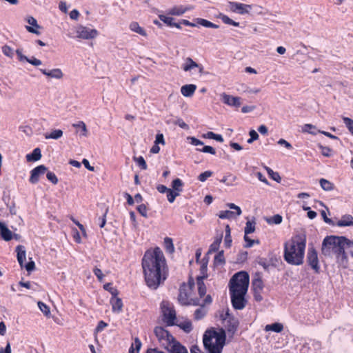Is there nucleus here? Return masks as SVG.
<instances>
[{
	"label": "nucleus",
	"instance_id": "nucleus-1",
	"mask_svg": "<svg viewBox=\"0 0 353 353\" xmlns=\"http://www.w3.org/2000/svg\"><path fill=\"white\" fill-rule=\"evenodd\" d=\"M142 268L147 285L156 290L166 279V262L161 250L157 247L145 252Z\"/></svg>",
	"mask_w": 353,
	"mask_h": 353
},
{
	"label": "nucleus",
	"instance_id": "nucleus-2",
	"mask_svg": "<svg viewBox=\"0 0 353 353\" xmlns=\"http://www.w3.org/2000/svg\"><path fill=\"white\" fill-rule=\"evenodd\" d=\"M306 237L298 234L284 244V260L290 265H301L303 263Z\"/></svg>",
	"mask_w": 353,
	"mask_h": 353
},
{
	"label": "nucleus",
	"instance_id": "nucleus-3",
	"mask_svg": "<svg viewBox=\"0 0 353 353\" xmlns=\"http://www.w3.org/2000/svg\"><path fill=\"white\" fill-rule=\"evenodd\" d=\"M351 248L350 254L353 257V241L345 236H327L322 243L321 252L324 256L336 255L343 250Z\"/></svg>",
	"mask_w": 353,
	"mask_h": 353
},
{
	"label": "nucleus",
	"instance_id": "nucleus-4",
	"mask_svg": "<svg viewBox=\"0 0 353 353\" xmlns=\"http://www.w3.org/2000/svg\"><path fill=\"white\" fill-rule=\"evenodd\" d=\"M226 340L225 332L214 328L207 330L203 336V345L208 353H221Z\"/></svg>",
	"mask_w": 353,
	"mask_h": 353
},
{
	"label": "nucleus",
	"instance_id": "nucleus-5",
	"mask_svg": "<svg viewBox=\"0 0 353 353\" xmlns=\"http://www.w3.org/2000/svg\"><path fill=\"white\" fill-rule=\"evenodd\" d=\"M154 332L161 345L170 353H188L187 349L163 327H156Z\"/></svg>",
	"mask_w": 353,
	"mask_h": 353
},
{
	"label": "nucleus",
	"instance_id": "nucleus-6",
	"mask_svg": "<svg viewBox=\"0 0 353 353\" xmlns=\"http://www.w3.org/2000/svg\"><path fill=\"white\" fill-rule=\"evenodd\" d=\"M249 274L244 271L236 273L230 281V289L237 291H248L249 286Z\"/></svg>",
	"mask_w": 353,
	"mask_h": 353
},
{
	"label": "nucleus",
	"instance_id": "nucleus-7",
	"mask_svg": "<svg viewBox=\"0 0 353 353\" xmlns=\"http://www.w3.org/2000/svg\"><path fill=\"white\" fill-rule=\"evenodd\" d=\"M161 308L163 314V321L166 325L168 326L176 325V315L173 305L170 302L163 301L161 304Z\"/></svg>",
	"mask_w": 353,
	"mask_h": 353
},
{
	"label": "nucleus",
	"instance_id": "nucleus-8",
	"mask_svg": "<svg viewBox=\"0 0 353 353\" xmlns=\"http://www.w3.org/2000/svg\"><path fill=\"white\" fill-rule=\"evenodd\" d=\"M229 290L231 297V303L233 307L235 310H243L247 304V300L245 299V296L248 291H237L235 290Z\"/></svg>",
	"mask_w": 353,
	"mask_h": 353
},
{
	"label": "nucleus",
	"instance_id": "nucleus-9",
	"mask_svg": "<svg viewBox=\"0 0 353 353\" xmlns=\"http://www.w3.org/2000/svg\"><path fill=\"white\" fill-rule=\"evenodd\" d=\"M306 261L308 265L314 270L315 273H320L321 267L319 265L318 252L313 246L310 247L307 249Z\"/></svg>",
	"mask_w": 353,
	"mask_h": 353
},
{
	"label": "nucleus",
	"instance_id": "nucleus-10",
	"mask_svg": "<svg viewBox=\"0 0 353 353\" xmlns=\"http://www.w3.org/2000/svg\"><path fill=\"white\" fill-rule=\"evenodd\" d=\"M77 37L82 39H92L99 35V32L96 29H92L83 26H79L76 30Z\"/></svg>",
	"mask_w": 353,
	"mask_h": 353
},
{
	"label": "nucleus",
	"instance_id": "nucleus-11",
	"mask_svg": "<svg viewBox=\"0 0 353 353\" xmlns=\"http://www.w3.org/2000/svg\"><path fill=\"white\" fill-rule=\"evenodd\" d=\"M48 168L44 165H40L32 169L30 172L29 181L32 184H36L39 181V177L43 175Z\"/></svg>",
	"mask_w": 353,
	"mask_h": 353
},
{
	"label": "nucleus",
	"instance_id": "nucleus-12",
	"mask_svg": "<svg viewBox=\"0 0 353 353\" xmlns=\"http://www.w3.org/2000/svg\"><path fill=\"white\" fill-rule=\"evenodd\" d=\"M229 6L231 11L244 14L248 13L251 10V6L239 2H229Z\"/></svg>",
	"mask_w": 353,
	"mask_h": 353
},
{
	"label": "nucleus",
	"instance_id": "nucleus-13",
	"mask_svg": "<svg viewBox=\"0 0 353 353\" xmlns=\"http://www.w3.org/2000/svg\"><path fill=\"white\" fill-rule=\"evenodd\" d=\"M221 97L222 101L230 106L239 108L241 104L240 97H233L225 93H223Z\"/></svg>",
	"mask_w": 353,
	"mask_h": 353
},
{
	"label": "nucleus",
	"instance_id": "nucleus-14",
	"mask_svg": "<svg viewBox=\"0 0 353 353\" xmlns=\"http://www.w3.org/2000/svg\"><path fill=\"white\" fill-rule=\"evenodd\" d=\"M225 316V319H228V331L234 334L238 328L239 324V321L234 316H232L228 312H226Z\"/></svg>",
	"mask_w": 353,
	"mask_h": 353
},
{
	"label": "nucleus",
	"instance_id": "nucleus-15",
	"mask_svg": "<svg viewBox=\"0 0 353 353\" xmlns=\"http://www.w3.org/2000/svg\"><path fill=\"white\" fill-rule=\"evenodd\" d=\"M39 71L44 75L56 79H61L63 77V73L59 68H54L50 70H48L46 69L40 68Z\"/></svg>",
	"mask_w": 353,
	"mask_h": 353
},
{
	"label": "nucleus",
	"instance_id": "nucleus-16",
	"mask_svg": "<svg viewBox=\"0 0 353 353\" xmlns=\"http://www.w3.org/2000/svg\"><path fill=\"white\" fill-rule=\"evenodd\" d=\"M178 301L181 305H185L189 301L188 286L184 283L180 286Z\"/></svg>",
	"mask_w": 353,
	"mask_h": 353
},
{
	"label": "nucleus",
	"instance_id": "nucleus-17",
	"mask_svg": "<svg viewBox=\"0 0 353 353\" xmlns=\"http://www.w3.org/2000/svg\"><path fill=\"white\" fill-rule=\"evenodd\" d=\"M264 284L260 273H256L252 281V289L253 291H263Z\"/></svg>",
	"mask_w": 353,
	"mask_h": 353
},
{
	"label": "nucleus",
	"instance_id": "nucleus-18",
	"mask_svg": "<svg viewBox=\"0 0 353 353\" xmlns=\"http://www.w3.org/2000/svg\"><path fill=\"white\" fill-rule=\"evenodd\" d=\"M0 235L6 241H10L12 237V232L8 228L6 225L1 221H0Z\"/></svg>",
	"mask_w": 353,
	"mask_h": 353
},
{
	"label": "nucleus",
	"instance_id": "nucleus-19",
	"mask_svg": "<svg viewBox=\"0 0 353 353\" xmlns=\"http://www.w3.org/2000/svg\"><path fill=\"white\" fill-rule=\"evenodd\" d=\"M335 225L339 227L353 226V217L350 214H345Z\"/></svg>",
	"mask_w": 353,
	"mask_h": 353
},
{
	"label": "nucleus",
	"instance_id": "nucleus-20",
	"mask_svg": "<svg viewBox=\"0 0 353 353\" xmlns=\"http://www.w3.org/2000/svg\"><path fill=\"white\" fill-rule=\"evenodd\" d=\"M196 89V85L194 84H186L181 87V92L185 97H192Z\"/></svg>",
	"mask_w": 353,
	"mask_h": 353
},
{
	"label": "nucleus",
	"instance_id": "nucleus-21",
	"mask_svg": "<svg viewBox=\"0 0 353 353\" xmlns=\"http://www.w3.org/2000/svg\"><path fill=\"white\" fill-rule=\"evenodd\" d=\"M190 9V8L184 7L183 6H174L167 11V14L170 15L181 16Z\"/></svg>",
	"mask_w": 353,
	"mask_h": 353
},
{
	"label": "nucleus",
	"instance_id": "nucleus-22",
	"mask_svg": "<svg viewBox=\"0 0 353 353\" xmlns=\"http://www.w3.org/2000/svg\"><path fill=\"white\" fill-rule=\"evenodd\" d=\"M41 156L40 148H36L31 153L28 154L26 158L28 162H34L39 161L41 158Z\"/></svg>",
	"mask_w": 353,
	"mask_h": 353
},
{
	"label": "nucleus",
	"instance_id": "nucleus-23",
	"mask_svg": "<svg viewBox=\"0 0 353 353\" xmlns=\"http://www.w3.org/2000/svg\"><path fill=\"white\" fill-rule=\"evenodd\" d=\"M110 303L114 312L119 313L122 310L123 303L121 299L116 297V296H113L111 299Z\"/></svg>",
	"mask_w": 353,
	"mask_h": 353
},
{
	"label": "nucleus",
	"instance_id": "nucleus-24",
	"mask_svg": "<svg viewBox=\"0 0 353 353\" xmlns=\"http://www.w3.org/2000/svg\"><path fill=\"white\" fill-rule=\"evenodd\" d=\"M16 252H17V261L23 267V262L26 260V250L24 246L19 245L16 248Z\"/></svg>",
	"mask_w": 353,
	"mask_h": 353
},
{
	"label": "nucleus",
	"instance_id": "nucleus-25",
	"mask_svg": "<svg viewBox=\"0 0 353 353\" xmlns=\"http://www.w3.org/2000/svg\"><path fill=\"white\" fill-rule=\"evenodd\" d=\"M335 256L336 262L340 266L343 268H346L347 266L348 260L345 250H343L340 254H337Z\"/></svg>",
	"mask_w": 353,
	"mask_h": 353
},
{
	"label": "nucleus",
	"instance_id": "nucleus-26",
	"mask_svg": "<svg viewBox=\"0 0 353 353\" xmlns=\"http://www.w3.org/2000/svg\"><path fill=\"white\" fill-rule=\"evenodd\" d=\"M196 67H199V65L196 63L192 59H191L190 57H188L186 59H185V63L183 65V70L185 72H188V71H190L192 69L196 68Z\"/></svg>",
	"mask_w": 353,
	"mask_h": 353
},
{
	"label": "nucleus",
	"instance_id": "nucleus-27",
	"mask_svg": "<svg viewBox=\"0 0 353 353\" xmlns=\"http://www.w3.org/2000/svg\"><path fill=\"white\" fill-rule=\"evenodd\" d=\"M283 330V325L280 323H274L272 324H268L265 327V330L272 331L276 333L282 332Z\"/></svg>",
	"mask_w": 353,
	"mask_h": 353
},
{
	"label": "nucleus",
	"instance_id": "nucleus-28",
	"mask_svg": "<svg viewBox=\"0 0 353 353\" xmlns=\"http://www.w3.org/2000/svg\"><path fill=\"white\" fill-rule=\"evenodd\" d=\"M204 279L202 277H196V284L198 286V292L201 297H203L206 294V287L203 282Z\"/></svg>",
	"mask_w": 353,
	"mask_h": 353
},
{
	"label": "nucleus",
	"instance_id": "nucleus-29",
	"mask_svg": "<svg viewBox=\"0 0 353 353\" xmlns=\"http://www.w3.org/2000/svg\"><path fill=\"white\" fill-rule=\"evenodd\" d=\"M130 29L132 31L141 34V36L145 37L147 35L145 30L143 28H141L137 22H135V21L132 22L130 24Z\"/></svg>",
	"mask_w": 353,
	"mask_h": 353
},
{
	"label": "nucleus",
	"instance_id": "nucleus-30",
	"mask_svg": "<svg viewBox=\"0 0 353 353\" xmlns=\"http://www.w3.org/2000/svg\"><path fill=\"white\" fill-rule=\"evenodd\" d=\"M208 260L203 259L201 261V265L200 267V275L197 277H202V279L208 278Z\"/></svg>",
	"mask_w": 353,
	"mask_h": 353
},
{
	"label": "nucleus",
	"instance_id": "nucleus-31",
	"mask_svg": "<svg viewBox=\"0 0 353 353\" xmlns=\"http://www.w3.org/2000/svg\"><path fill=\"white\" fill-rule=\"evenodd\" d=\"M319 183L321 188L325 191H331L334 190V184L325 179H321L319 180Z\"/></svg>",
	"mask_w": 353,
	"mask_h": 353
},
{
	"label": "nucleus",
	"instance_id": "nucleus-32",
	"mask_svg": "<svg viewBox=\"0 0 353 353\" xmlns=\"http://www.w3.org/2000/svg\"><path fill=\"white\" fill-rule=\"evenodd\" d=\"M238 216L234 212L230 210H222L219 214V217L221 219H231Z\"/></svg>",
	"mask_w": 353,
	"mask_h": 353
},
{
	"label": "nucleus",
	"instance_id": "nucleus-33",
	"mask_svg": "<svg viewBox=\"0 0 353 353\" xmlns=\"http://www.w3.org/2000/svg\"><path fill=\"white\" fill-rule=\"evenodd\" d=\"M72 126L75 128L79 129L81 136H88L87 127L83 121H79L77 123H73Z\"/></svg>",
	"mask_w": 353,
	"mask_h": 353
},
{
	"label": "nucleus",
	"instance_id": "nucleus-34",
	"mask_svg": "<svg viewBox=\"0 0 353 353\" xmlns=\"http://www.w3.org/2000/svg\"><path fill=\"white\" fill-rule=\"evenodd\" d=\"M63 136V131L61 130H54L50 133H46L44 137L46 139H59Z\"/></svg>",
	"mask_w": 353,
	"mask_h": 353
},
{
	"label": "nucleus",
	"instance_id": "nucleus-35",
	"mask_svg": "<svg viewBox=\"0 0 353 353\" xmlns=\"http://www.w3.org/2000/svg\"><path fill=\"white\" fill-rule=\"evenodd\" d=\"M302 132H306L310 134L315 135L317 133H319V130L316 129V127L315 125H313L312 124H305L302 127Z\"/></svg>",
	"mask_w": 353,
	"mask_h": 353
},
{
	"label": "nucleus",
	"instance_id": "nucleus-36",
	"mask_svg": "<svg viewBox=\"0 0 353 353\" xmlns=\"http://www.w3.org/2000/svg\"><path fill=\"white\" fill-rule=\"evenodd\" d=\"M183 185V181L179 178L174 179L172 182V190L174 192H179V193L182 192Z\"/></svg>",
	"mask_w": 353,
	"mask_h": 353
},
{
	"label": "nucleus",
	"instance_id": "nucleus-37",
	"mask_svg": "<svg viewBox=\"0 0 353 353\" xmlns=\"http://www.w3.org/2000/svg\"><path fill=\"white\" fill-rule=\"evenodd\" d=\"M196 23L199 25H201L202 26L206 27V28H218L219 26L212 23L211 21L201 18H197L196 19Z\"/></svg>",
	"mask_w": 353,
	"mask_h": 353
},
{
	"label": "nucleus",
	"instance_id": "nucleus-38",
	"mask_svg": "<svg viewBox=\"0 0 353 353\" xmlns=\"http://www.w3.org/2000/svg\"><path fill=\"white\" fill-rule=\"evenodd\" d=\"M164 246L167 252L172 254L174 252V247L171 238L165 237L164 239Z\"/></svg>",
	"mask_w": 353,
	"mask_h": 353
},
{
	"label": "nucleus",
	"instance_id": "nucleus-39",
	"mask_svg": "<svg viewBox=\"0 0 353 353\" xmlns=\"http://www.w3.org/2000/svg\"><path fill=\"white\" fill-rule=\"evenodd\" d=\"M225 263V257H224V252L223 250L219 251L217 254L215 255L214 259V263L216 265H224Z\"/></svg>",
	"mask_w": 353,
	"mask_h": 353
},
{
	"label": "nucleus",
	"instance_id": "nucleus-40",
	"mask_svg": "<svg viewBox=\"0 0 353 353\" xmlns=\"http://www.w3.org/2000/svg\"><path fill=\"white\" fill-rule=\"evenodd\" d=\"M224 244L225 248H230L232 244V237H231V232L230 228L228 225L225 227V236L224 240Z\"/></svg>",
	"mask_w": 353,
	"mask_h": 353
},
{
	"label": "nucleus",
	"instance_id": "nucleus-41",
	"mask_svg": "<svg viewBox=\"0 0 353 353\" xmlns=\"http://www.w3.org/2000/svg\"><path fill=\"white\" fill-rule=\"evenodd\" d=\"M207 313L206 309L204 305H202L200 307L197 308L194 312V319L196 320H200L203 319Z\"/></svg>",
	"mask_w": 353,
	"mask_h": 353
},
{
	"label": "nucleus",
	"instance_id": "nucleus-42",
	"mask_svg": "<svg viewBox=\"0 0 353 353\" xmlns=\"http://www.w3.org/2000/svg\"><path fill=\"white\" fill-rule=\"evenodd\" d=\"M283 221V217L280 215V214H275L270 218H268L266 219V221L269 223V224H275V225H279L280 223H281Z\"/></svg>",
	"mask_w": 353,
	"mask_h": 353
},
{
	"label": "nucleus",
	"instance_id": "nucleus-43",
	"mask_svg": "<svg viewBox=\"0 0 353 353\" xmlns=\"http://www.w3.org/2000/svg\"><path fill=\"white\" fill-rule=\"evenodd\" d=\"M133 160L137 163V165L141 168V169L144 170H147L148 166L143 157H134Z\"/></svg>",
	"mask_w": 353,
	"mask_h": 353
},
{
	"label": "nucleus",
	"instance_id": "nucleus-44",
	"mask_svg": "<svg viewBox=\"0 0 353 353\" xmlns=\"http://www.w3.org/2000/svg\"><path fill=\"white\" fill-rule=\"evenodd\" d=\"M268 174L269 176L275 181L279 182L281 181V176L279 174L276 172H274L271 168L269 167L265 166V167Z\"/></svg>",
	"mask_w": 353,
	"mask_h": 353
},
{
	"label": "nucleus",
	"instance_id": "nucleus-45",
	"mask_svg": "<svg viewBox=\"0 0 353 353\" xmlns=\"http://www.w3.org/2000/svg\"><path fill=\"white\" fill-rule=\"evenodd\" d=\"M177 325L186 333H190L192 330V323L189 321L181 323Z\"/></svg>",
	"mask_w": 353,
	"mask_h": 353
},
{
	"label": "nucleus",
	"instance_id": "nucleus-46",
	"mask_svg": "<svg viewBox=\"0 0 353 353\" xmlns=\"http://www.w3.org/2000/svg\"><path fill=\"white\" fill-rule=\"evenodd\" d=\"M204 137L208 139H214L219 142L223 141V138L221 134H215L213 132H208Z\"/></svg>",
	"mask_w": 353,
	"mask_h": 353
},
{
	"label": "nucleus",
	"instance_id": "nucleus-47",
	"mask_svg": "<svg viewBox=\"0 0 353 353\" xmlns=\"http://www.w3.org/2000/svg\"><path fill=\"white\" fill-rule=\"evenodd\" d=\"M255 230V222L254 221H247L244 229L245 234H248L254 232Z\"/></svg>",
	"mask_w": 353,
	"mask_h": 353
},
{
	"label": "nucleus",
	"instance_id": "nucleus-48",
	"mask_svg": "<svg viewBox=\"0 0 353 353\" xmlns=\"http://www.w3.org/2000/svg\"><path fill=\"white\" fill-rule=\"evenodd\" d=\"M159 18L161 21L167 24L168 26L173 27V23H174V18L166 17L163 14H159Z\"/></svg>",
	"mask_w": 353,
	"mask_h": 353
},
{
	"label": "nucleus",
	"instance_id": "nucleus-49",
	"mask_svg": "<svg viewBox=\"0 0 353 353\" xmlns=\"http://www.w3.org/2000/svg\"><path fill=\"white\" fill-rule=\"evenodd\" d=\"M221 240H222V236H221L219 238H216L214 240V241L211 244V245L210 247L209 252H216L219 248V245L221 242Z\"/></svg>",
	"mask_w": 353,
	"mask_h": 353
},
{
	"label": "nucleus",
	"instance_id": "nucleus-50",
	"mask_svg": "<svg viewBox=\"0 0 353 353\" xmlns=\"http://www.w3.org/2000/svg\"><path fill=\"white\" fill-rule=\"evenodd\" d=\"M343 121L350 132L353 135V120L349 117H343Z\"/></svg>",
	"mask_w": 353,
	"mask_h": 353
},
{
	"label": "nucleus",
	"instance_id": "nucleus-51",
	"mask_svg": "<svg viewBox=\"0 0 353 353\" xmlns=\"http://www.w3.org/2000/svg\"><path fill=\"white\" fill-rule=\"evenodd\" d=\"M38 307L44 315L48 316L50 313V307L41 301L38 302Z\"/></svg>",
	"mask_w": 353,
	"mask_h": 353
},
{
	"label": "nucleus",
	"instance_id": "nucleus-52",
	"mask_svg": "<svg viewBox=\"0 0 353 353\" xmlns=\"http://www.w3.org/2000/svg\"><path fill=\"white\" fill-rule=\"evenodd\" d=\"M167 199L168 201L170 203H173L177 196L179 195V192L173 191L172 189L170 188V190L167 192Z\"/></svg>",
	"mask_w": 353,
	"mask_h": 353
},
{
	"label": "nucleus",
	"instance_id": "nucleus-53",
	"mask_svg": "<svg viewBox=\"0 0 353 353\" xmlns=\"http://www.w3.org/2000/svg\"><path fill=\"white\" fill-rule=\"evenodd\" d=\"M319 148L321 150V154L324 157H330L332 156V149L327 146H323L321 144L319 145Z\"/></svg>",
	"mask_w": 353,
	"mask_h": 353
},
{
	"label": "nucleus",
	"instance_id": "nucleus-54",
	"mask_svg": "<svg viewBox=\"0 0 353 353\" xmlns=\"http://www.w3.org/2000/svg\"><path fill=\"white\" fill-rule=\"evenodd\" d=\"M221 20L225 24L234 26H236V27L239 26V22H236V21H233L232 19H231L230 17H228L226 15H223L221 17Z\"/></svg>",
	"mask_w": 353,
	"mask_h": 353
},
{
	"label": "nucleus",
	"instance_id": "nucleus-55",
	"mask_svg": "<svg viewBox=\"0 0 353 353\" xmlns=\"http://www.w3.org/2000/svg\"><path fill=\"white\" fill-rule=\"evenodd\" d=\"M46 177L48 180L50 181L52 184L56 185L58 183V179L54 172H48L46 174Z\"/></svg>",
	"mask_w": 353,
	"mask_h": 353
},
{
	"label": "nucleus",
	"instance_id": "nucleus-56",
	"mask_svg": "<svg viewBox=\"0 0 353 353\" xmlns=\"http://www.w3.org/2000/svg\"><path fill=\"white\" fill-rule=\"evenodd\" d=\"M199 152H202L204 153H209L214 155L216 154V150L214 148L210 145H205L201 149H196Z\"/></svg>",
	"mask_w": 353,
	"mask_h": 353
},
{
	"label": "nucleus",
	"instance_id": "nucleus-57",
	"mask_svg": "<svg viewBox=\"0 0 353 353\" xmlns=\"http://www.w3.org/2000/svg\"><path fill=\"white\" fill-rule=\"evenodd\" d=\"M212 175V171H205L204 172H202L198 176V179L201 181L204 182L209 177H210Z\"/></svg>",
	"mask_w": 353,
	"mask_h": 353
},
{
	"label": "nucleus",
	"instance_id": "nucleus-58",
	"mask_svg": "<svg viewBox=\"0 0 353 353\" xmlns=\"http://www.w3.org/2000/svg\"><path fill=\"white\" fill-rule=\"evenodd\" d=\"M2 52L6 56L10 58L14 55L13 50L8 46H4L2 48Z\"/></svg>",
	"mask_w": 353,
	"mask_h": 353
},
{
	"label": "nucleus",
	"instance_id": "nucleus-59",
	"mask_svg": "<svg viewBox=\"0 0 353 353\" xmlns=\"http://www.w3.org/2000/svg\"><path fill=\"white\" fill-rule=\"evenodd\" d=\"M137 210L141 216L147 217V208L144 204L138 205Z\"/></svg>",
	"mask_w": 353,
	"mask_h": 353
},
{
	"label": "nucleus",
	"instance_id": "nucleus-60",
	"mask_svg": "<svg viewBox=\"0 0 353 353\" xmlns=\"http://www.w3.org/2000/svg\"><path fill=\"white\" fill-rule=\"evenodd\" d=\"M258 263L265 270H268L270 266V264L267 261L266 259L264 258H260L258 261Z\"/></svg>",
	"mask_w": 353,
	"mask_h": 353
},
{
	"label": "nucleus",
	"instance_id": "nucleus-61",
	"mask_svg": "<svg viewBox=\"0 0 353 353\" xmlns=\"http://www.w3.org/2000/svg\"><path fill=\"white\" fill-rule=\"evenodd\" d=\"M103 288L107 290V291H109L112 294V296H117V290L115 289V288H113L112 287V285L111 283H106L103 286Z\"/></svg>",
	"mask_w": 353,
	"mask_h": 353
},
{
	"label": "nucleus",
	"instance_id": "nucleus-62",
	"mask_svg": "<svg viewBox=\"0 0 353 353\" xmlns=\"http://www.w3.org/2000/svg\"><path fill=\"white\" fill-rule=\"evenodd\" d=\"M26 61L34 66H39V65H41V63H42L41 60H39L34 57H32L31 58L28 57V60Z\"/></svg>",
	"mask_w": 353,
	"mask_h": 353
},
{
	"label": "nucleus",
	"instance_id": "nucleus-63",
	"mask_svg": "<svg viewBox=\"0 0 353 353\" xmlns=\"http://www.w3.org/2000/svg\"><path fill=\"white\" fill-rule=\"evenodd\" d=\"M93 272H94V275L97 277L98 280L99 281H102V280L104 277V275H103L101 270L96 267L94 268Z\"/></svg>",
	"mask_w": 353,
	"mask_h": 353
},
{
	"label": "nucleus",
	"instance_id": "nucleus-64",
	"mask_svg": "<svg viewBox=\"0 0 353 353\" xmlns=\"http://www.w3.org/2000/svg\"><path fill=\"white\" fill-rule=\"evenodd\" d=\"M174 123L179 125L180 128L184 130H188L189 126L187 123H185L182 119H178Z\"/></svg>",
	"mask_w": 353,
	"mask_h": 353
}]
</instances>
